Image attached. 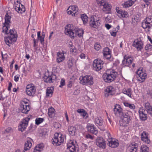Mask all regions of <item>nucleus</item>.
<instances>
[{
    "label": "nucleus",
    "mask_w": 152,
    "mask_h": 152,
    "mask_svg": "<svg viewBox=\"0 0 152 152\" xmlns=\"http://www.w3.org/2000/svg\"><path fill=\"white\" fill-rule=\"evenodd\" d=\"M136 73L137 80L140 83L143 82L147 78V74L141 68L139 69Z\"/></svg>",
    "instance_id": "8"
},
{
    "label": "nucleus",
    "mask_w": 152,
    "mask_h": 152,
    "mask_svg": "<svg viewBox=\"0 0 152 152\" xmlns=\"http://www.w3.org/2000/svg\"><path fill=\"white\" fill-rule=\"evenodd\" d=\"M94 122L96 125L101 130L104 131V128L103 127V121L101 118L97 117L94 120Z\"/></svg>",
    "instance_id": "24"
},
{
    "label": "nucleus",
    "mask_w": 152,
    "mask_h": 152,
    "mask_svg": "<svg viewBox=\"0 0 152 152\" xmlns=\"http://www.w3.org/2000/svg\"><path fill=\"white\" fill-rule=\"evenodd\" d=\"M4 41L6 44L8 46H10V37L9 36L4 37Z\"/></svg>",
    "instance_id": "47"
},
{
    "label": "nucleus",
    "mask_w": 152,
    "mask_h": 152,
    "mask_svg": "<svg viewBox=\"0 0 152 152\" xmlns=\"http://www.w3.org/2000/svg\"><path fill=\"white\" fill-rule=\"evenodd\" d=\"M44 147V145L42 143L39 144L35 147L33 152H40L42 150Z\"/></svg>",
    "instance_id": "33"
},
{
    "label": "nucleus",
    "mask_w": 152,
    "mask_h": 152,
    "mask_svg": "<svg viewBox=\"0 0 152 152\" xmlns=\"http://www.w3.org/2000/svg\"><path fill=\"white\" fill-rule=\"evenodd\" d=\"M7 96L5 92H0V100H3L7 97Z\"/></svg>",
    "instance_id": "44"
},
{
    "label": "nucleus",
    "mask_w": 152,
    "mask_h": 152,
    "mask_svg": "<svg viewBox=\"0 0 152 152\" xmlns=\"http://www.w3.org/2000/svg\"><path fill=\"white\" fill-rule=\"evenodd\" d=\"M103 7L102 10L103 12L107 14L111 13L112 6L110 4L106 2Z\"/></svg>",
    "instance_id": "26"
},
{
    "label": "nucleus",
    "mask_w": 152,
    "mask_h": 152,
    "mask_svg": "<svg viewBox=\"0 0 152 152\" xmlns=\"http://www.w3.org/2000/svg\"><path fill=\"white\" fill-rule=\"evenodd\" d=\"M64 141V136L61 134L57 133L54 134L53 138L52 140L53 144L55 146H59L61 145Z\"/></svg>",
    "instance_id": "4"
},
{
    "label": "nucleus",
    "mask_w": 152,
    "mask_h": 152,
    "mask_svg": "<svg viewBox=\"0 0 152 152\" xmlns=\"http://www.w3.org/2000/svg\"><path fill=\"white\" fill-rule=\"evenodd\" d=\"M44 80L46 83H51L52 81L51 80L50 76V75H45L44 77Z\"/></svg>",
    "instance_id": "39"
},
{
    "label": "nucleus",
    "mask_w": 152,
    "mask_h": 152,
    "mask_svg": "<svg viewBox=\"0 0 152 152\" xmlns=\"http://www.w3.org/2000/svg\"><path fill=\"white\" fill-rule=\"evenodd\" d=\"M50 76L51 77V80H52V83H53L54 81L56 79L57 77L55 74H51Z\"/></svg>",
    "instance_id": "49"
},
{
    "label": "nucleus",
    "mask_w": 152,
    "mask_h": 152,
    "mask_svg": "<svg viewBox=\"0 0 152 152\" xmlns=\"http://www.w3.org/2000/svg\"><path fill=\"white\" fill-rule=\"evenodd\" d=\"M97 3L100 6H104L105 4V3L106 2L104 1L103 0H98L97 1Z\"/></svg>",
    "instance_id": "48"
},
{
    "label": "nucleus",
    "mask_w": 152,
    "mask_h": 152,
    "mask_svg": "<svg viewBox=\"0 0 152 152\" xmlns=\"http://www.w3.org/2000/svg\"><path fill=\"white\" fill-rule=\"evenodd\" d=\"M19 75H16L14 77V80L16 82H17L19 80Z\"/></svg>",
    "instance_id": "60"
},
{
    "label": "nucleus",
    "mask_w": 152,
    "mask_h": 152,
    "mask_svg": "<svg viewBox=\"0 0 152 152\" xmlns=\"http://www.w3.org/2000/svg\"><path fill=\"white\" fill-rule=\"evenodd\" d=\"M9 14L8 11H7L4 18L5 22L3 24L2 32L6 34H8L10 33V31H8L10 26V16Z\"/></svg>",
    "instance_id": "5"
},
{
    "label": "nucleus",
    "mask_w": 152,
    "mask_h": 152,
    "mask_svg": "<svg viewBox=\"0 0 152 152\" xmlns=\"http://www.w3.org/2000/svg\"><path fill=\"white\" fill-rule=\"evenodd\" d=\"M119 9V8L118 7H117L116 8V12H117L118 16L119 15V14H120V13L122 11V10H120Z\"/></svg>",
    "instance_id": "55"
},
{
    "label": "nucleus",
    "mask_w": 152,
    "mask_h": 152,
    "mask_svg": "<svg viewBox=\"0 0 152 152\" xmlns=\"http://www.w3.org/2000/svg\"><path fill=\"white\" fill-rule=\"evenodd\" d=\"M104 63L103 61L100 59H96L93 61V67L94 70L96 71L100 70L103 67Z\"/></svg>",
    "instance_id": "9"
},
{
    "label": "nucleus",
    "mask_w": 152,
    "mask_h": 152,
    "mask_svg": "<svg viewBox=\"0 0 152 152\" xmlns=\"http://www.w3.org/2000/svg\"><path fill=\"white\" fill-rule=\"evenodd\" d=\"M78 10V7L76 5L70 6L67 10V13L69 15L75 16L77 15Z\"/></svg>",
    "instance_id": "19"
},
{
    "label": "nucleus",
    "mask_w": 152,
    "mask_h": 152,
    "mask_svg": "<svg viewBox=\"0 0 152 152\" xmlns=\"http://www.w3.org/2000/svg\"><path fill=\"white\" fill-rule=\"evenodd\" d=\"M137 137H135L133 138V141L128 147V152H136L137 150L138 143L139 141Z\"/></svg>",
    "instance_id": "6"
},
{
    "label": "nucleus",
    "mask_w": 152,
    "mask_h": 152,
    "mask_svg": "<svg viewBox=\"0 0 152 152\" xmlns=\"http://www.w3.org/2000/svg\"><path fill=\"white\" fill-rule=\"evenodd\" d=\"M152 26V18L149 16L146 18L142 23V27L145 29L148 28L149 29Z\"/></svg>",
    "instance_id": "14"
},
{
    "label": "nucleus",
    "mask_w": 152,
    "mask_h": 152,
    "mask_svg": "<svg viewBox=\"0 0 152 152\" xmlns=\"http://www.w3.org/2000/svg\"><path fill=\"white\" fill-rule=\"evenodd\" d=\"M81 18L84 24H85L87 23L88 18L86 15L85 14H82L81 15Z\"/></svg>",
    "instance_id": "38"
},
{
    "label": "nucleus",
    "mask_w": 152,
    "mask_h": 152,
    "mask_svg": "<svg viewBox=\"0 0 152 152\" xmlns=\"http://www.w3.org/2000/svg\"><path fill=\"white\" fill-rule=\"evenodd\" d=\"M10 132V129L9 128L7 129H6L4 132V133L5 134H8L6 135V136L7 137L8 135H10V134H9V132Z\"/></svg>",
    "instance_id": "58"
},
{
    "label": "nucleus",
    "mask_w": 152,
    "mask_h": 152,
    "mask_svg": "<svg viewBox=\"0 0 152 152\" xmlns=\"http://www.w3.org/2000/svg\"><path fill=\"white\" fill-rule=\"evenodd\" d=\"M96 144L100 148L104 149L106 146L104 140L101 137H97L96 139Z\"/></svg>",
    "instance_id": "18"
},
{
    "label": "nucleus",
    "mask_w": 152,
    "mask_h": 152,
    "mask_svg": "<svg viewBox=\"0 0 152 152\" xmlns=\"http://www.w3.org/2000/svg\"><path fill=\"white\" fill-rule=\"evenodd\" d=\"M68 131L70 135H74L75 134L76 128L73 126H69L68 128Z\"/></svg>",
    "instance_id": "36"
},
{
    "label": "nucleus",
    "mask_w": 152,
    "mask_h": 152,
    "mask_svg": "<svg viewBox=\"0 0 152 152\" xmlns=\"http://www.w3.org/2000/svg\"><path fill=\"white\" fill-rule=\"evenodd\" d=\"M14 7L15 10L19 13L24 12L25 10L24 6L21 4H20L18 1L14 3Z\"/></svg>",
    "instance_id": "23"
},
{
    "label": "nucleus",
    "mask_w": 152,
    "mask_h": 152,
    "mask_svg": "<svg viewBox=\"0 0 152 152\" xmlns=\"http://www.w3.org/2000/svg\"><path fill=\"white\" fill-rule=\"evenodd\" d=\"M149 148L147 146L142 145L140 148V152H148Z\"/></svg>",
    "instance_id": "40"
},
{
    "label": "nucleus",
    "mask_w": 152,
    "mask_h": 152,
    "mask_svg": "<svg viewBox=\"0 0 152 152\" xmlns=\"http://www.w3.org/2000/svg\"><path fill=\"white\" fill-rule=\"evenodd\" d=\"M145 110L142 107L140 108L138 112L139 113V116L140 119L143 121H144L147 119V114L144 113Z\"/></svg>",
    "instance_id": "30"
},
{
    "label": "nucleus",
    "mask_w": 152,
    "mask_h": 152,
    "mask_svg": "<svg viewBox=\"0 0 152 152\" xmlns=\"http://www.w3.org/2000/svg\"><path fill=\"white\" fill-rule=\"evenodd\" d=\"M17 37V33L15 29L10 30V44L15 42Z\"/></svg>",
    "instance_id": "25"
},
{
    "label": "nucleus",
    "mask_w": 152,
    "mask_h": 152,
    "mask_svg": "<svg viewBox=\"0 0 152 152\" xmlns=\"http://www.w3.org/2000/svg\"><path fill=\"white\" fill-rule=\"evenodd\" d=\"M44 121L43 118H38L35 119V124L37 125H38L42 123Z\"/></svg>",
    "instance_id": "43"
},
{
    "label": "nucleus",
    "mask_w": 152,
    "mask_h": 152,
    "mask_svg": "<svg viewBox=\"0 0 152 152\" xmlns=\"http://www.w3.org/2000/svg\"><path fill=\"white\" fill-rule=\"evenodd\" d=\"M80 82L83 85H91L94 83L93 78L90 75H86L80 77Z\"/></svg>",
    "instance_id": "7"
},
{
    "label": "nucleus",
    "mask_w": 152,
    "mask_h": 152,
    "mask_svg": "<svg viewBox=\"0 0 152 152\" xmlns=\"http://www.w3.org/2000/svg\"><path fill=\"white\" fill-rule=\"evenodd\" d=\"M89 24L91 26L96 28L100 25V22L96 16H92L89 18Z\"/></svg>",
    "instance_id": "12"
},
{
    "label": "nucleus",
    "mask_w": 152,
    "mask_h": 152,
    "mask_svg": "<svg viewBox=\"0 0 152 152\" xmlns=\"http://www.w3.org/2000/svg\"><path fill=\"white\" fill-rule=\"evenodd\" d=\"M30 119V117H28L23 120L20 123L18 126V129L19 131L22 132L25 130L28 126V122Z\"/></svg>",
    "instance_id": "11"
},
{
    "label": "nucleus",
    "mask_w": 152,
    "mask_h": 152,
    "mask_svg": "<svg viewBox=\"0 0 152 152\" xmlns=\"http://www.w3.org/2000/svg\"><path fill=\"white\" fill-rule=\"evenodd\" d=\"M108 135L109 138L107 140L109 145L113 148H115L119 145V143L117 140H116L113 138H111L110 136V134L109 133H107Z\"/></svg>",
    "instance_id": "16"
},
{
    "label": "nucleus",
    "mask_w": 152,
    "mask_h": 152,
    "mask_svg": "<svg viewBox=\"0 0 152 152\" xmlns=\"http://www.w3.org/2000/svg\"><path fill=\"white\" fill-rule=\"evenodd\" d=\"M123 92L125 94L127 95L129 97L132 98V90L130 88H124L123 90Z\"/></svg>",
    "instance_id": "35"
},
{
    "label": "nucleus",
    "mask_w": 152,
    "mask_h": 152,
    "mask_svg": "<svg viewBox=\"0 0 152 152\" xmlns=\"http://www.w3.org/2000/svg\"><path fill=\"white\" fill-rule=\"evenodd\" d=\"M119 29V26H118L115 28H114L113 29V30L115 31L117 33Z\"/></svg>",
    "instance_id": "61"
},
{
    "label": "nucleus",
    "mask_w": 152,
    "mask_h": 152,
    "mask_svg": "<svg viewBox=\"0 0 152 152\" xmlns=\"http://www.w3.org/2000/svg\"><path fill=\"white\" fill-rule=\"evenodd\" d=\"M110 32L111 36L114 37L116 36L117 33L115 31L112 30H111Z\"/></svg>",
    "instance_id": "51"
},
{
    "label": "nucleus",
    "mask_w": 152,
    "mask_h": 152,
    "mask_svg": "<svg viewBox=\"0 0 152 152\" xmlns=\"http://www.w3.org/2000/svg\"><path fill=\"white\" fill-rule=\"evenodd\" d=\"M133 58L131 56L125 55L122 61V64L124 66L130 67L133 62Z\"/></svg>",
    "instance_id": "15"
},
{
    "label": "nucleus",
    "mask_w": 152,
    "mask_h": 152,
    "mask_svg": "<svg viewBox=\"0 0 152 152\" xmlns=\"http://www.w3.org/2000/svg\"><path fill=\"white\" fill-rule=\"evenodd\" d=\"M48 115L49 117L52 118L55 115L54 109L52 108L48 109Z\"/></svg>",
    "instance_id": "37"
},
{
    "label": "nucleus",
    "mask_w": 152,
    "mask_h": 152,
    "mask_svg": "<svg viewBox=\"0 0 152 152\" xmlns=\"http://www.w3.org/2000/svg\"><path fill=\"white\" fill-rule=\"evenodd\" d=\"M148 113L152 117V107L148 102L145 103L144 105Z\"/></svg>",
    "instance_id": "31"
},
{
    "label": "nucleus",
    "mask_w": 152,
    "mask_h": 152,
    "mask_svg": "<svg viewBox=\"0 0 152 152\" xmlns=\"http://www.w3.org/2000/svg\"><path fill=\"white\" fill-rule=\"evenodd\" d=\"M20 110L23 113L27 114L30 110L28 103L25 101H22L20 102Z\"/></svg>",
    "instance_id": "10"
},
{
    "label": "nucleus",
    "mask_w": 152,
    "mask_h": 152,
    "mask_svg": "<svg viewBox=\"0 0 152 152\" xmlns=\"http://www.w3.org/2000/svg\"><path fill=\"white\" fill-rule=\"evenodd\" d=\"M143 43L142 42L140 39H136L134 41L133 46L135 47L138 50L142 48Z\"/></svg>",
    "instance_id": "27"
},
{
    "label": "nucleus",
    "mask_w": 152,
    "mask_h": 152,
    "mask_svg": "<svg viewBox=\"0 0 152 152\" xmlns=\"http://www.w3.org/2000/svg\"><path fill=\"white\" fill-rule=\"evenodd\" d=\"M105 96H108L109 95H113L115 93V89L112 86L107 87L105 90Z\"/></svg>",
    "instance_id": "28"
},
{
    "label": "nucleus",
    "mask_w": 152,
    "mask_h": 152,
    "mask_svg": "<svg viewBox=\"0 0 152 152\" xmlns=\"http://www.w3.org/2000/svg\"><path fill=\"white\" fill-rule=\"evenodd\" d=\"M1 55L2 58L6 59L7 58V54L6 53L4 54H3L2 53V52H1Z\"/></svg>",
    "instance_id": "59"
},
{
    "label": "nucleus",
    "mask_w": 152,
    "mask_h": 152,
    "mask_svg": "<svg viewBox=\"0 0 152 152\" xmlns=\"http://www.w3.org/2000/svg\"><path fill=\"white\" fill-rule=\"evenodd\" d=\"M145 49L147 52L152 50V44H148L145 46Z\"/></svg>",
    "instance_id": "45"
},
{
    "label": "nucleus",
    "mask_w": 152,
    "mask_h": 152,
    "mask_svg": "<svg viewBox=\"0 0 152 152\" xmlns=\"http://www.w3.org/2000/svg\"><path fill=\"white\" fill-rule=\"evenodd\" d=\"M82 146L83 148L85 149H86L88 148L87 145L83 143H82Z\"/></svg>",
    "instance_id": "62"
},
{
    "label": "nucleus",
    "mask_w": 152,
    "mask_h": 152,
    "mask_svg": "<svg viewBox=\"0 0 152 152\" xmlns=\"http://www.w3.org/2000/svg\"><path fill=\"white\" fill-rule=\"evenodd\" d=\"M86 128L88 131L91 133L96 135L98 131L96 127L93 124L88 123L87 124Z\"/></svg>",
    "instance_id": "17"
},
{
    "label": "nucleus",
    "mask_w": 152,
    "mask_h": 152,
    "mask_svg": "<svg viewBox=\"0 0 152 152\" xmlns=\"http://www.w3.org/2000/svg\"><path fill=\"white\" fill-rule=\"evenodd\" d=\"M73 83V82L72 81H69L67 85L68 87L70 88H71Z\"/></svg>",
    "instance_id": "57"
},
{
    "label": "nucleus",
    "mask_w": 152,
    "mask_h": 152,
    "mask_svg": "<svg viewBox=\"0 0 152 152\" xmlns=\"http://www.w3.org/2000/svg\"><path fill=\"white\" fill-rule=\"evenodd\" d=\"M85 137L87 139H90L91 140L93 139V137L89 134H88L85 135Z\"/></svg>",
    "instance_id": "52"
},
{
    "label": "nucleus",
    "mask_w": 152,
    "mask_h": 152,
    "mask_svg": "<svg viewBox=\"0 0 152 152\" xmlns=\"http://www.w3.org/2000/svg\"><path fill=\"white\" fill-rule=\"evenodd\" d=\"M94 48L96 50H99L101 48V46L99 43H96L94 45Z\"/></svg>",
    "instance_id": "46"
},
{
    "label": "nucleus",
    "mask_w": 152,
    "mask_h": 152,
    "mask_svg": "<svg viewBox=\"0 0 152 152\" xmlns=\"http://www.w3.org/2000/svg\"><path fill=\"white\" fill-rule=\"evenodd\" d=\"M65 59L64 53L61 52H59L57 54L56 62L58 63L64 61Z\"/></svg>",
    "instance_id": "29"
},
{
    "label": "nucleus",
    "mask_w": 152,
    "mask_h": 152,
    "mask_svg": "<svg viewBox=\"0 0 152 152\" xmlns=\"http://www.w3.org/2000/svg\"><path fill=\"white\" fill-rule=\"evenodd\" d=\"M86 111L83 109H78L77 110V112L79 113H83L84 112H85Z\"/></svg>",
    "instance_id": "56"
},
{
    "label": "nucleus",
    "mask_w": 152,
    "mask_h": 152,
    "mask_svg": "<svg viewBox=\"0 0 152 152\" xmlns=\"http://www.w3.org/2000/svg\"><path fill=\"white\" fill-rule=\"evenodd\" d=\"M65 32L67 35H69L71 38L78 35L80 37H82L84 33L83 30L79 28L72 24H68L65 27Z\"/></svg>",
    "instance_id": "2"
},
{
    "label": "nucleus",
    "mask_w": 152,
    "mask_h": 152,
    "mask_svg": "<svg viewBox=\"0 0 152 152\" xmlns=\"http://www.w3.org/2000/svg\"><path fill=\"white\" fill-rule=\"evenodd\" d=\"M141 140L146 144H149L151 141L149 137L148 133L145 131H143L140 134Z\"/></svg>",
    "instance_id": "22"
},
{
    "label": "nucleus",
    "mask_w": 152,
    "mask_h": 152,
    "mask_svg": "<svg viewBox=\"0 0 152 152\" xmlns=\"http://www.w3.org/2000/svg\"><path fill=\"white\" fill-rule=\"evenodd\" d=\"M36 88L32 84H30L27 85L26 87V92L28 95L33 96L35 94Z\"/></svg>",
    "instance_id": "13"
},
{
    "label": "nucleus",
    "mask_w": 152,
    "mask_h": 152,
    "mask_svg": "<svg viewBox=\"0 0 152 152\" xmlns=\"http://www.w3.org/2000/svg\"><path fill=\"white\" fill-rule=\"evenodd\" d=\"M136 0H129L124 2L123 7L125 8L128 7L132 6L136 1Z\"/></svg>",
    "instance_id": "34"
},
{
    "label": "nucleus",
    "mask_w": 152,
    "mask_h": 152,
    "mask_svg": "<svg viewBox=\"0 0 152 152\" xmlns=\"http://www.w3.org/2000/svg\"><path fill=\"white\" fill-rule=\"evenodd\" d=\"M105 26L108 29H110L111 27L110 25L107 24H105Z\"/></svg>",
    "instance_id": "63"
},
{
    "label": "nucleus",
    "mask_w": 152,
    "mask_h": 152,
    "mask_svg": "<svg viewBox=\"0 0 152 152\" xmlns=\"http://www.w3.org/2000/svg\"><path fill=\"white\" fill-rule=\"evenodd\" d=\"M125 106L128 107L131 109H134L135 108V106L134 104H129L126 102L124 103Z\"/></svg>",
    "instance_id": "41"
},
{
    "label": "nucleus",
    "mask_w": 152,
    "mask_h": 152,
    "mask_svg": "<svg viewBox=\"0 0 152 152\" xmlns=\"http://www.w3.org/2000/svg\"><path fill=\"white\" fill-rule=\"evenodd\" d=\"M118 76V73L114 70H107L102 75L104 81L107 83H110L113 81Z\"/></svg>",
    "instance_id": "3"
},
{
    "label": "nucleus",
    "mask_w": 152,
    "mask_h": 152,
    "mask_svg": "<svg viewBox=\"0 0 152 152\" xmlns=\"http://www.w3.org/2000/svg\"><path fill=\"white\" fill-rule=\"evenodd\" d=\"M54 90V88L52 87H48L46 90V95L47 97H51Z\"/></svg>",
    "instance_id": "32"
},
{
    "label": "nucleus",
    "mask_w": 152,
    "mask_h": 152,
    "mask_svg": "<svg viewBox=\"0 0 152 152\" xmlns=\"http://www.w3.org/2000/svg\"><path fill=\"white\" fill-rule=\"evenodd\" d=\"M65 85V80L63 79H61L60 82V85L59 86V87H61Z\"/></svg>",
    "instance_id": "50"
},
{
    "label": "nucleus",
    "mask_w": 152,
    "mask_h": 152,
    "mask_svg": "<svg viewBox=\"0 0 152 152\" xmlns=\"http://www.w3.org/2000/svg\"><path fill=\"white\" fill-rule=\"evenodd\" d=\"M118 16L123 18H127L128 16V14L126 11L122 10Z\"/></svg>",
    "instance_id": "42"
},
{
    "label": "nucleus",
    "mask_w": 152,
    "mask_h": 152,
    "mask_svg": "<svg viewBox=\"0 0 152 152\" xmlns=\"http://www.w3.org/2000/svg\"><path fill=\"white\" fill-rule=\"evenodd\" d=\"M151 53H145L144 54V56L145 57H148Z\"/></svg>",
    "instance_id": "64"
},
{
    "label": "nucleus",
    "mask_w": 152,
    "mask_h": 152,
    "mask_svg": "<svg viewBox=\"0 0 152 152\" xmlns=\"http://www.w3.org/2000/svg\"><path fill=\"white\" fill-rule=\"evenodd\" d=\"M44 38L45 37L40 36V37H39V39H38L40 40L41 43L42 44H43L44 43Z\"/></svg>",
    "instance_id": "53"
},
{
    "label": "nucleus",
    "mask_w": 152,
    "mask_h": 152,
    "mask_svg": "<svg viewBox=\"0 0 152 152\" xmlns=\"http://www.w3.org/2000/svg\"><path fill=\"white\" fill-rule=\"evenodd\" d=\"M147 94L149 95L152 98V90H148L147 91Z\"/></svg>",
    "instance_id": "54"
},
{
    "label": "nucleus",
    "mask_w": 152,
    "mask_h": 152,
    "mask_svg": "<svg viewBox=\"0 0 152 152\" xmlns=\"http://www.w3.org/2000/svg\"><path fill=\"white\" fill-rule=\"evenodd\" d=\"M104 57L110 61H112L111 58V52L108 47H106L104 48L103 51Z\"/></svg>",
    "instance_id": "21"
},
{
    "label": "nucleus",
    "mask_w": 152,
    "mask_h": 152,
    "mask_svg": "<svg viewBox=\"0 0 152 152\" xmlns=\"http://www.w3.org/2000/svg\"><path fill=\"white\" fill-rule=\"evenodd\" d=\"M114 113L116 115H118L121 118L119 124L120 126H127L131 120L130 114L131 112L127 110H123L119 105H115L113 109Z\"/></svg>",
    "instance_id": "1"
},
{
    "label": "nucleus",
    "mask_w": 152,
    "mask_h": 152,
    "mask_svg": "<svg viewBox=\"0 0 152 152\" xmlns=\"http://www.w3.org/2000/svg\"><path fill=\"white\" fill-rule=\"evenodd\" d=\"M78 147L76 141L74 142L72 141H70L67 144V148L69 149L71 152H75L76 150H78Z\"/></svg>",
    "instance_id": "20"
}]
</instances>
